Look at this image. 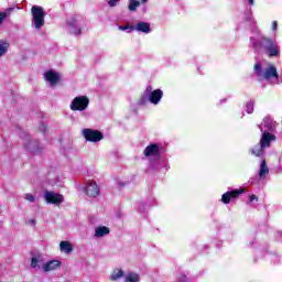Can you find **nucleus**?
<instances>
[{
	"mask_svg": "<svg viewBox=\"0 0 282 282\" xmlns=\"http://www.w3.org/2000/svg\"><path fill=\"white\" fill-rule=\"evenodd\" d=\"M249 6H254V0H248Z\"/></svg>",
	"mask_w": 282,
	"mask_h": 282,
	"instance_id": "72a5a7b5",
	"label": "nucleus"
},
{
	"mask_svg": "<svg viewBox=\"0 0 282 282\" xmlns=\"http://www.w3.org/2000/svg\"><path fill=\"white\" fill-rule=\"evenodd\" d=\"M270 173V169H268V164H265V160H263L260 164L259 177H265Z\"/></svg>",
	"mask_w": 282,
	"mask_h": 282,
	"instance_id": "412c9836",
	"label": "nucleus"
},
{
	"mask_svg": "<svg viewBox=\"0 0 282 282\" xmlns=\"http://www.w3.org/2000/svg\"><path fill=\"white\" fill-rule=\"evenodd\" d=\"M82 133L88 142H100L105 138L102 132L94 129H84Z\"/></svg>",
	"mask_w": 282,
	"mask_h": 282,
	"instance_id": "0eeeda50",
	"label": "nucleus"
},
{
	"mask_svg": "<svg viewBox=\"0 0 282 282\" xmlns=\"http://www.w3.org/2000/svg\"><path fill=\"white\" fill-rule=\"evenodd\" d=\"M7 17H8V13H6V12H1V13H0V24L3 23V20H4Z\"/></svg>",
	"mask_w": 282,
	"mask_h": 282,
	"instance_id": "7c9ffc66",
	"label": "nucleus"
},
{
	"mask_svg": "<svg viewBox=\"0 0 282 282\" xmlns=\"http://www.w3.org/2000/svg\"><path fill=\"white\" fill-rule=\"evenodd\" d=\"M31 224H36V221L35 220H31Z\"/></svg>",
	"mask_w": 282,
	"mask_h": 282,
	"instance_id": "c9c22d12",
	"label": "nucleus"
},
{
	"mask_svg": "<svg viewBox=\"0 0 282 282\" xmlns=\"http://www.w3.org/2000/svg\"><path fill=\"white\" fill-rule=\"evenodd\" d=\"M164 96V93H162L161 89L153 90V87L148 86L141 96V98L138 101V105H147V102H152V105H158L160 100H162V97Z\"/></svg>",
	"mask_w": 282,
	"mask_h": 282,
	"instance_id": "f03ea898",
	"label": "nucleus"
},
{
	"mask_svg": "<svg viewBox=\"0 0 282 282\" xmlns=\"http://www.w3.org/2000/svg\"><path fill=\"white\" fill-rule=\"evenodd\" d=\"M43 127V129H45V126H42Z\"/></svg>",
	"mask_w": 282,
	"mask_h": 282,
	"instance_id": "e433bc0d",
	"label": "nucleus"
},
{
	"mask_svg": "<svg viewBox=\"0 0 282 282\" xmlns=\"http://www.w3.org/2000/svg\"><path fill=\"white\" fill-rule=\"evenodd\" d=\"M87 197H98L100 195V187L96 182H88L85 186Z\"/></svg>",
	"mask_w": 282,
	"mask_h": 282,
	"instance_id": "1a4fd4ad",
	"label": "nucleus"
},
{
	"mask_svg": "<svg viewBox=\"0 0 282 282\" xmlns=\"http://www.w3.org/2000/svg\"><path fill=\"white\" fill-rule=\"evenodd\" d=\"M241 193H243V189H235L231 192H227L223 194L221 202H224L225 204H230V199H237V197H239Z\"/></svg>",
	"mask_w": 282,
	"mask_h": 282,
	"instance_id": "f8f14e48",
	"label": "nucleus"
},
{
	"mask_svg": "<svg viewBox=\"0 0 282 282\" xmlns=\"http://www.w3.org/2000/svg\"><path fill=\"white\" fill-rule=\"evenodd\" d=\"M44 77L46 78L47 83H50V85H56V83H58V80H61V75H58V73H54L52 70H48L44 74Z\"/></svg>",
	"mask_w": 282,
	"mask_h": 282,
	"instance_id": "2eb2a0df",
	"label": "nucleus"
},
{
	"mask_svg": "<svg viewBox=\"0 0 282 282\" xmlns=\"http://www.w3.org/2000/svg\"><path fill=\"white\" fill-rule=\"evenodd\" d=\"M44 199L46 204H54L55 206H59V204H63V202H65V197L63 196V194L50 191L44 193Z\"/></svg>",
	"mask_w": 282,
	"mask_h": 282,
	"instance_id": "6e6552de",
	"label": "nucleus"
},
{
	"mask_svg": "<svg viewBox=\"0 0 282 282\" xmlns=\"http://www.w3.org/2000/svg\"><path fill=\"white\" fill-rule=\"evenodd\" d=\"M132 28H133V26H129V25H120V26H119V30H121L122 32H124L126 30H130V32H132V31H131Z\"/></svg>",
	"mask_w": 282,
	"mask_h": 282,
	"instance_id": "c756f323",
	"label": "nucleus"
},
{
	"mask_svg": "<svg viewBox=\"0 0 282 282\" xmlns=\"http://www.w3.org/2000/svg\"><path fill=\"white\" fill-rule=\"evenodd\" d=\"M124 276V271L122 270H115L112 274L110 275L111 281H119V279H122Z\"/></svg>",
	"mask_w": 282,
	"mask_h": 282,
	"instance_id": "b1692460",
	"label": "nucleus"
},
{
	"mask_svg": "<svg viewBox=\"0 0 282 282\" xmlns=\"http://www.w3.org/2000/svg\"><path fill=\"white\" fill-rule=\"evenodd\" d=\"M59 249L62 252H65V254H69L74 250V246H72V242L69 241H61Z\"/></svg>",
	"mask_w": 282,
	"mask_h": 282,
	"instance_id": "aec40b11",
	"label": "nucleus"
},
{
	"mask_svg": "<svg viewBox=\"0 0 282 282\" xmlns=\"http://www.w3.org/2000/svg\"><path fill=\"white\" fill-rule=\"evenodd\" d=\"M24 148L26 149V151H30L31 153H37L39 142L36 140H31L30 138H28L26 142L24 143Z\"/></svg>",
	"mask_w": 282,
	"mask_h": 282,
	"instance_id": "dca6fc26",
	"label": "nucleus"
},
{
	"mask_svg": "<svg viewBox=\"0 0 282 282\" xmlns=\"http://www.w3.org/2000/svg\"><path fill=\"white\" fill-rule=\"evenodd\" d=\"M76 23V19L74 18L67 21V25L70 28L72 34H75V36H79V34H82V31Z\"/></svg>",
	"mask_w": 282,
	"mask_h": 282,
	"instance_id": "6ab92c4d",
	"label": "nucleus"
},
{
	"mask_svg": "<svg viewBox=\"0 0 282 282\" xmlns=\"http://www.w3.org/2000/svg\"><path fill=\"white\" fill-rule=\"evenodd\" d=\"M149 0H141V3H147Z\"/></svg>",
	"mask_w": 282,
	"mask_h": 282,
	"instance_id": "f704fd0d",
	"label": "nucleus"
},
{
	"mask_svg": "<svg viewBox=\"0 0 282 282\" xmlns=\"http://www.w3.org/2000/svg\"><path fill=\"white\" fill-rule=\"evenodd\" d=\"M61 268V261L51 260L42 265L43 272H52L54 270H58Z\"/></svg>",
	"mask_w": 282,
	"mask_h": 282,
	"instance_id": "ddd939ff",
	"label": "nucleus"
},
{
	"mask_svg": "<svg viewBox=\"0 0 282 282\" xmlns=\"http://www.w3.org/2000/svg\"><path fill=\"white\" fill-rule=\"evenodd\" d=\"M89 107V98L87 96L75 97L70 102L72 111H85Z\"/></svg>",
	"mask_w": 282,
	"mask_h": 282,
	"instance_id": "39448f33",
	"label": "nucleus"
},
{
	"mask_svg": "<svg viewBox=\"0 0 282 282\" xmlns=\"http://www.w3.org/2000/svg\"><path fill=\"white\" fill-rule=\"evenodd\" d=\"M265 151V148H262L261 143L259 145H256L252 150L251 153L256 155V158H261Z\"/></svg>",
	"mask_w": 282,
	"mask_h": 282,
	"instance_id": "4be33fe9",
	"label": "nucleus"
},
{
	"mask_svg": "<svg viewBox=\"0 0 282 282\" xmlns=\"http://www.w3.org/2000/svg\"><path fill=\"white\" fill-rule=\"evenodd\" d=\"M138 8H140V1H138V0H130L129 6H128V10L130 12H135V10H138Z\"/></svg>",
	"mask_w": 282,
	"mask_h": 282,
	"instance_id": "393cba45",
	"label": "nucleus"
},
{
	"mask_svg": "<svg viewBox=\"0 0 282 282\" xmlns=\"http://www.w3.org/2000/svg\"><path fill=\"white\" fill-rule=\"evenodd\" d=\"M118 2H120V0H109L108 6L109 8H116L118 6Z\"/></svg>",
	"mask_w": 282,
	"mask_h": 282,
	"instance_id": "c85d7f7f",
	"label": "nucleus"
},
{
	"mask_svg": "<svg viewBox=\"0 0 282 282\" xmlns=\"http://www.w3.org/2000/svg\"><path fill=\"white\" fill-rule=\"evenodd\" d=\"M8 47H10V44H8L6 42H0V58H1V56H6V54L8 52Z\"/></svg>",
	"mask_w": 282,
	"mask_h": 282,
	"instance_id": "a878e982",
	"label": "nucleus"
},
{
	"mask_svg": "<svg viewBox=\"0 0 282 282\" xmlns=\"http://www.w3.org/2000/svg\"><path fill=\"white\" fill-rule=\"evenodd\" d=\"M24 199H26V202H30L31 204H33V202H36V197H34V195L32 194H25Z\"/></svg>",
	"mask_w": 282,
	"mask_h": 282,
	"instance_id": "cd10ccee",
	"label": "nucleus"
},
{
	"mask_svg": "<svg viewBox=\"0 0 282 282\" xmlns=\"http://www.w3.org/2000/svg\"><path fill=\"white\" fill-rule=\"evenodd\" d=\"M259 198L257 197V195H254V194H252L251 196H250V202H257Z\"/></svg>",
	"mask_w": 282,
	"mask_h": 282,
	"instance_id": "2f4dec72",
	"label": "nucleus"
},
{
	"mask_svg": "<svg viewBox=\"0 0 282 282\" xmlns=\"http://www.w3.org/2000/svg\"><path fill=\"white\" fill-rule=\"evenodd\" d=\"M143 155L145 158H160V145L158 143L148 145L143 151Z\"/></svg>",
	"mask_w": 282,
	"mask_h": 282,
	"instance_id": "9d476101",
	"label": "nucleus"
},
{
	"mask_svg": "<svg viewBox=\"0 0 282 282\" xmlns=\"http://www.w3.org/2000/svg\"><path fill=\"white\" fill-rule=\"evenodd\" d=\"M130 30H135L137 32H143V34H149L151 32V24L147 22H139L135 24V26H132Z\"/></svg>",
	"mask_w": 282,
	"mask_h": 282,
	"instance_id": "4468645a",
	"label": "nucleus"
},
{
	"mask_svg": "<svg viewBox=\"0 0 282 282\" xmlns=\"http://www.w3.org/2000/svg\"><path fill=\"white\" fill-rule=\"evenodd\" d=\"M254 72L259 78H264V80H272V78L279 80V72H276V67H274L272 64H269L263 70L261 68V64H256Z\"/></svg>",
	"mask_w": 282,
	"mask_h": 282,
	"instance_id": "7ed1b4c3",
	"label": "nucleus"
},
{
	"mask_svg": "<svg viewBox=\"0 0 282 282\" xmlns=\"http://www.w3.org/2000/svg\"><path fill=\"white\" fill-rule=\"evenodd\" d=\"M32 14V23L35 28V30H41L43 25H45V9L43 7L33 6L31 9Z\"/></svg>",
	"mask_w": 282,
	"mask_h": 282,
	"instance_id": "20e7f679",
	"label": "nucleus"
},
{
	"mask_svg": "<svg viewBox=\"0 0 282 282\" xmlns=\"http://www.w3.org/2000/svg\"><path fill=\"white\" fill-rule=\"evenodd\" d=\"M246 111L247 113H252L254 111V102L248 101L246 105Z\"/></svg>",
	"mask_w": 282,
	"mask_h": 282,
	"instance_id": "bb28decb",
	"label": "nucleus"
},
{
	"mask_svg": "<svg viewBox=\"0 0 282 282\" xmlns=\"http://www.w3.org/2000/svg\"><path fill=\"white\" fill-rule=\"evenodd\" d=\"M259 130L261 133H272L276 130V123L270 116L263 118L261 124H258Z\"/></svg>",
	"mask_w": 282,
	"mask_h": 282,
	"instance_id": "423d86ee",
	"label": "nucleus"
},
{
	"mask_svg": "<svg viewBox=\"0 0 282 282\" xmlns=\"http://www.w3.org/2000/svg\"><path fill=\"white\" fill-rule=\"evenodd\" d=\"M250 42L254 52H261V50H264L268 56H279V45H276V43L271 39L262 36L259 42H257L254 37H250Z\"/></svg>",
	"mask_w": 282,
	"mask_h": 282,
	"instance_id": "f257e3e1",
	"label": "nucleus"
},
{
	"mask_svg": "<svg viewBox=\"0 0 282 282\" xmlns=\"http://www.w3.org/2000/svg\"><path fill=\"white\" fill-rule=\"evenodd\" d=\"M42 263H45V258L41 254H37L31 259V268L34 270H40Z\"/></svg>",
	"mask_w": 282,
	"mask_h": 282,
	"instance_id": "f3484780",
	"label": "nucleus"
},
{
	"mask_svg": "<svg viewBox=\"0 0 282 282\" xmlns=\"http://www.w3.org/2000/svg\"><path fill=\"white\" fill-rule=\"evenodd\" d=\"M126 282H140V275L138 273L130 272L126 275Z\"/></svg>",
	"mask_w": 282,
	"mask_h": 282,
	"instance_id": "5701e85b",
	"label": "nucleus"
},
{
	"mask_svg": "<svg viewBox=\"0 0 282 282\" xmlns=\"http://www.w3.org/2000/svg\"><path fill=\"white\" fill-rule=\"evenodd\" d=\"M272 30H276V21H273V23H272Z\"/></svg>",
	"mask_w": 282,
	"mask_h": 282,
	"instance_id": "473e14b6",
	"label": "nucleus"
},
{
	"mask_svg": "<svg viewBox=\"0 0 282 282\" xmlns=\"http://www.w3.org/2000/svg\"><path fill=\"white\" fill-rule=\"evenodd\" d=\"M276 140V135L270 133V132H262V135L260 138V144L264 149H269V147Z\"/></svg>",
	"mask_w": 282,
	"mask_h": 282,
	"instance_id": "9b49d317",
	"label": "nucleus"
},
{
	"mask_svg": "<svg viewBox=\"0 0 282 282\" xmlns=\"http://www.w3.org/2000/svg\"><path fill=\"white\" fill-rule=\"evenodd\" d=\"M110 230L106 226H99L95 228V235L96 239H100V237H107L109 235Z\"/></svg>",
	"mask_w": 282,
	"mask_h": 282,
	"instance_id": "a211bd4d",
	"label": "nucleus"
}]
</instances>
